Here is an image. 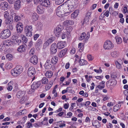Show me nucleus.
<instances>
[{
  "label": "nucleus",
  "instance_id": "39",
  "mask_svg": "<svg viewBox=\"0 0 128 128\" xmlns=\"http://www.w3.org/2000/svg\"><path fill=\"white\" fill-rule=\"evenodd\" d=\"M14 18V21L15 22H17L19 21L20 20L21 18L20 16H17L15 14V16H14L13 17Z\"/></svg>",
  "mask_w": 128,
  "mask_h": 128
},
{
  "label": "nucleus",
  "instance_id": "52",
  "mask_svg": "<svg viewBox=\"0 0 128 128\" xmlns=\"http://www.w3.org/2000/svg\"><path fill=\"white\" fill-rule=\"evenodd\" d=\"M40 35L38 34H36L34 35V40H36L37 38L39 37Z\"/></svg>",
  "mask_w": 128,
  "mask_h": 128
},
{
  "label": "nucleus",
  "instance_id": "23",
  "mask_svg": "<svg viewBox=\"0 0 128 128\" xmlns=\"http://www.w3.org/2000/svg\"><path fill=\"white\" fill-rule=\"evenodd\" d=\"M0 5V6L2 8H3L4 9H5V8H8V3L7 2L5 1L2 2Z\"/></svg>",
  "mask_w": 128,
  "mask_h": 128
},
{
  "label": "nucleus",
  "instance_id": "40",
  "mask_svg": "<svg viewBox=\"0 0 128 128\" xmlns=\"http://www.w3.org/2000/svg\"><path fill=\"white\" fill-rule=\"evenodd\" d=\"M6 21L7 23L11 24H12L13 22V18H12L8 17L6 18Z\"/></svg>",
  "mask_w": 128,
  "mask_h": 128
},
{
  "label": "nucleus",
  "instance_id": "42",
  "mask_svg": "<svg viewBox=\"0 0 128 128\" xmlns=\"http://www.w3.org/2000/svg\"><path fill=\"white\" fill-rule=\"evenodd\" d=\"M6 58L9 60H10L12 59V56L10 54H7L6 56Z\"/></svg>",
  "mask_w": 128,
  "mask_h": 128
},
{
  "label": "nucleus",
  "instance_id": "43",
  "mask_svg": "<svg viewBox=\"0 0 128 128\" xmlns=\"http://www.w3.org/2000/svg\"><path fill=\"white\" fill-rule=\"evenodd\" d=\"M63 1L64 0H56L55 3L56 4L59 5L61 4Z\"/></svg>",
  "mask_w": 128,
  "mask_h": 128
},
{
  "label": "nucleus",
  "instance_id": "61",
  "mask_svg": "<svg viewBox=\"0 0 128 128\" xmlns=\"http://www.w3.org/2000/svg\"><path fill=\"white\" fill-rule=\"evenodd\" d=\"M90 103V101H87L86 102L85 104H84V106L86 107L88 105H89Z\"/></svg>",
  "mask_w": 128,
  "mask_h": 128
},
{
  "label": "nucleus",
  "instance_id": "22",
  "mask_svg": "<svg viewBox=\"0 0 128 128\" xmlns=\"http://www.w3.org/2000/svg\"><path fill=\"white\" fill-rule=\"evenodd\" d=\"M37 12L40 14L43 13L44 11L42 6L41 5L38 6L37 7Z\"/></svg>",
  "mask_w": 128,
  "mask_h": 128
},
{
  "label": "nucleus",
  "instance_id": "44",
  "mask_svg": "<svg viewBox=\"0 0 128 128\" xmlns=\"http://www.w3.org/2000/svg\"><path fill=\"white\" fill-rule=\"evenodd\" d=\"M49 44H50L49 43V42L47 40V41L45 42L43 44V48H45L48 46Z\"/></svg>",
  "mask_w": 128,
  "mask_h": 128
},
{
  "label": "nucleus",
  "instance_id": "9",
  "mask_svg": "<svg viewBox=\"0 0 128 128\" xmlns=\"http://www.w3.org/2000/svg\"><path fill=\"white\" fill-rule=\"evenodd\" d=\"M41 5L44 6L48 7L50 4V1L49 0H39Z\"/></svg>",
  "mask_w": 128,
  "mask_h": 128
},
{
  "label": "nucleus",
  "instance_id": "4",
  "mask_svg": "<svg viewBox=\"0 0 128 128\" xmlns=\"http://www.w3.org/2000/svg\"><path fill=\"white\" fill-rule=\"evenodd\" d=\"M75 5V0H70L68 2V7L70 8V12H72L74 10V6Z\"/></svg>",
  "mask_w": 128,
  "mask_h": 128
},
{
  "label": "nucleus",
  "instance_id": "32",
  "mask_svg": "<svg viewBox=\"0 0 128 128\" xmlns=\"http://www.w3.org/2000/svg\"><path fill=\"white\" fill-rule=\"evenodd\" d=\"M52 72L50 71H47L46 74L45 75L48 78H50L52 77Z\"/></svg>",
  "mask_w": 128,
  "mask_h": 128
},
{
  "label": "nucleus",
  "instance_id": "60",
  "mask_svg": "<svg viewBox=\"0 0 128 128\" xmlns=\"http://www.w3.org/2000/svg\"><path fill=\"white\" fill-rule=\"evenodd\" d=\"M6 65L9 68L10 67L12 68V65L11 63H8L6 64Z\"/></svg>",
  "mask_w": 128,
  "mask_h": 128
},
{
  "label": "nucleus",
  "instance_id": "35",
  "mask_svg": "<svg viewBox=\"0 0 128 128\" xmlns=\"http://www.w3.org/2000/svg\"><path fill=\"white\" fill-rule=\"evenodd\" d=\"M58 60L57 57L56 56H54L52 58L51 62L52 64H55L57 62Z\"/></svg>",
  "mask_w": 128,
  "mask_h": 128
},
{
  "label": "nucleus",
  "instance_id": "31",
  "mask_svg": "<svg viewBox=\"0 0 128 128\" xmlns=\"http://www.w3.org/2000/svg\"><path fill=\"white\" fill-rule=\"evenodd\" d=\"M92 125L93 126H96V128H98L100 126V124L98 121L96 120L92 123Z\"/></svg>",
  "mask_w": 128,
  "mask_h": 128
},
{
  "label": "nucleus",
  "instance_id": "15",
  "mask_svg": "<svg viewBox=\"0 0 128 128\" xmlns=\"http://www.w3.org/2000/svg\"><path fill=\"white\" fill-rule=\"evenodd\" d=\"M10 35V32H1L0 37L2 39H6L9 37Z\"/></svg>",
  "mask_w": 128,
  "mask_h": 128
},
{
  "label": "nucleus",
  "instance_id": "46",
  "mask_svg": "<svg viewBox=\"0 0 128 128\" xmlns=\"http://www.w3.org/2000/svg\"><path fill=\"white\" fill-rule=\"evenodd\" d=\"M4 17L5 18H6L9 17V14L7 11H5L4 14Z\"/></svg>",
  "mask_w": 128,
  "mask_h": 128
},
{
  "label": "nucleus",
  "instance_id": "18",
  "mask_svg": "<svg viewBox=\"0 0 128 128\" xmlns=\"http://www.w3.org/2000/svg\"><path fill=\"white\" fill-rule=\"evenodd\" d=\"M42 41L41 39L38 40L37 43L36 44V47L37 50H39L40 48V46H42Z\"/></svg>",
  "mask_w": 128,
  "mask_h": 128
},
{
  "label": "nucleus",
  "instance_id": "57",
  "mask_svg": "<svg viewBox=\"0 0 128 128\" xmlns=\"http://www.w3.org/2000/svg\"><path fill=\"white\" fill-rule=\"evenodd\" d=\"M62 35L61 36V38L62 39H64L65 38L66 36V32H62Z\"/></svg>",
  "mask_w": 128,
  "mask_h": 128
},
{
  "label": "nucleus",
  "instance_id": "59",
  "mask_svg": "<svg viewBox=\"0 0 128 128\" xmlns=\"http://www.w3.org/2000/svg\"><path fill=\"white\" fill-rule=\"evenodd\" d=\"M16 41V42L17 43H18V44L19 45V43H20L21 42V40H20L18 39L17 38H16L14 40V41Z\"/></svg>",
  "mask_w": 128,
  "mask_h": 128
},
{
  "label": "nucleus",
  "instance_id": "27",
  "mask_svg": "<svg viewBox=\"0 0 128 128\" xmlns=\"http://www.w3.org/2000/svg\"><path fill=\"white\" fill-rule=\"evenodd\" d=\"M61 8H62L63 9V11L64 12V14L66 13H69L72 12H70V8L68 7V6H66L64 7V8H62V7Z\"/></svg>",
  "mask_w": 128,
  "mask_h": 128
},
{
  "label": "nucleus",
  "instance_id": "49",
  "mask_svg": "<svg viewBox=\"0 0 128 128\" xmlns=\"http://www.w3.org/2000/svg\"><path fill=\"white\" fill-rule=\"evenodd\" d=\"M87 57L89 61H92L94 58L91 55H88Z\"/></svg>",
  "mask_w": 128,
  "mask_h": 128
},
{
  "label": "nucleus",
  "instance_id": "21",
  "mask_svg": "<svg viewBox=\"0 0 128 128\" xmlns=\"http://www.w3.org/2000/svg\"><path fill=\"white\" fill-rule=\"evenodd\" d=\"M38 16L36 13H32L31 17V19L33 22H35L37 20L38 18Z\"/></svg>",
  "mask_w": 128,
  "mask_h": 128
},
{
  "label": "nucleus",
  "instance_id": "10",
  "mask_svg": "<svg viewBox=\"0 0 128 128\" xmlns=\"http://www.w3.org/2000/svg\"><path fill=\"white\" fill-rule=\"evenodd\" d=\"M38 59L37 56H34L30 59V62L34 65H36L38 62Z\"/></svg>",
  "mask_w": 128,
  "mask_h": 128
},
{
  "label": "nucleus",
  "instance_id": "45",
  "mask_svg": "<svg viewBox=\"0 0 128 128\" xmlns=\"http://www.w3.org/2000/svg\"><path fill=\"white\" fill-rule=\"evenodd\" d=\"M115 63L117 68L118 69H120L122 68V66L121 65L122 64L118 63V62H115Z\"/></svg>",
  "mask_w": 128,
  "mask_h": 128
},
{
  "label": "nucleus",
  "instance_id": "7",
  "mask_svg": "<svg viewBox=\"0 0 128 128\" xmlns=\"http://www.w3.org/2000/svg\"><path fill=\"white\" fill-rule=\"evenodd\" d=\"M52 64L50 60L48 59L44 65L45 69L47 70L50 69L52 66Z\"/></svg>",
  "mask_w": 128,
  "mask_h": 128
},
{
  "label": "nucleus",
  "instance_id": "25",
  "mask_svg": "<svg viewBox=\"0 0 128 128\" xmlns=\"http://www.w3.org/2000/svg\"><path fill=\"white\" fill-rule=\"evenodd\" d=\"M74 22L72 20H67L64 22V24L66 26L69 25H72L74 24Z\"/></svg>",
  "mask_w": 128,
  "mask_h": 128
},
{
  "label": "nucleus",
  "instance_id": "37",
  "mask_svg": "<svg viewBox=\"0 0 128 128\" xmlns=\"http://www.w3.org/2000/svg\"><path fill=\"white\" fill-rule=\"evenodd\" d=\"M120 104H117L116 106H114L113 109V111L114 112H116L119 110L120 107L121 106Z\"/></svg>",
  "mask_w": 128,
  "mask_h": 128
},
{
  "label": "nucleus",
  "instance_id": "1",
  "mask_svg": "<svg viewBox=\"0 0 128 128\" xmlns=\"http://www.w3.org/2000/svg\"><path fill=\"white\" fill-rule=\"evenodd\" d=\"M23 67L20 65L17 66L11 70L12 74L14 76H17L20 74L22 72Z\"/></svg>",
  "mask_w": 128,
  "mask_h": 128
},
{
  "label": "nucleus",
  "instance_id": "28",
  "mask_svg": "<svg viewBox=\"0 0 128 128\" xmlns=\"http://www.w3.org/2000/svg\"><path fill=\"white\" fill-rule=\"evenodd\" d=\"M24 92L20 91L17 92L16 96L18 98H20L24 96Z\"/></svg>",
  "mask_w": 128,
  "mask_h": 128
},
{
  "label": "nucleus",
  "instance_id": "6",
  "mask_svg": "<svg viewBox=\"0 0 128 128\" xmlns=\"http://www.w3.org/2000/svg\"><path fill=\"white\" fill-rule=\"evenodd\" d=\"M57 46H56V43L52 44L50 46V53L52 54H53L56 53L57 51Z\"/></svg>",
  "mask_w": 128,
  "mask_h": 128
},
{
  "label": "nucleus",
  "instance_id": "55",
  "mask_svg": "<svg viewBox=\"0 0 128 128\" xmlns=\"http://www.w3.org/2000/svg\"><path fill=\"white\" fill-rule=\"evenodd\" d=\"M22 39L24 41V43H25L27 42V39L26 38V37L23 36L22 38Z\"/></svg>",
  "mask_w": 128,
  "mask_h": 128
},
{
  "label": "nucleus",
  "instance_id": "29",
  "mask_svg": "<svg viewBox=\"0 0 128 128\" xmlns=\"http://www.w3.org/2000/svg\"><path fill=\"white\" fill-rule=\"evenodd\" d=\"M37 29L39 30H42V24L40 22H37V24L36 26Z\"/></svg>",
  "mask_w": 128,
  "mask_h": 128
},
{
  "label": "nucleus",
  "instance_id": "13",
  "mask_svg": "<svg viewBox=\"0 0 128 128\" xmlns=\"http://www.w3.org/2000/svg\"><path fill=\"white\" fill-rule=\"evenodd\" d=\"M66 45L65 42H58L57 44V47L59 49H61L64 48Z\"/></svg>",
  "mask_w": 128,
  "mask_h": 128
},
{
  "label": "nucleus",
  "instance_id": "62",
  "mask_svg": "<svg viewBox=\"0 0 128 128\" xmlns=\"http://www.w3.org/2000/svg\"><path fill=\"white\" fill-rule=\"evenodd\" d=\"M54 36V34L57 37H58L60 36V32H53Z\"/></svg>",
  "mask_w": 128,
  "mask_h": 128
},
{
  "label": "nucleus",
  "instance_id": "26",
  "mask_svg": "<svg viewBox=\"0 0 128 128\" xmlns=\"http://www.w3.org/2000/svg\"><path fill=\"white\" fill-rule=\"evenodd\" d=\"M79 11L78 10H76L75 11L71 14V17L72 18H75L78 16Z\"/></svg>",
  "mask_w": 128,
  "mask_h": 128
},
{
  "label": "nucleus",
  "instance_id": "30",
  "mask_svg": "<svg viewBox=\"0 0 128 128\" xmlns=\"http://www.w3.org/2000/svg\"><path fill=\"white\" fill-rule=\"evenodd\" d=\"M32 29L31 26H26L25 28V31L26 32H32Z\"/></svg>",
  "mask_w": 128,
  "mask_h": 128
},
{
  "label": "nucleus",
  "instance_id": "3",
  "mask_svg": "<svg viewBox=\"0 0 128 128\" xmlns=\"http://www.w3.org/2000/svg\"><path fill=\"white\" fill-rule=\"evenodd\" d=\"M16 43L14 42V40L11 39L10 40H6L3 42V45L4 46H12L16 44Z\"/></svg>",
  "mask_w": 128,
  "mask_h": 128
},
{
  "label": "nucleus",
  "instance_id": "16",
  "mask_svg": "<svg viewBox=\"0 0 128 128\" xmlns=\"http://www.w3.org/2000/svg\"><path fill=\"white\" fill-rule=\"evenodd\" d=\"M68 50L67 48H65L60 51L58 53V55L59 57L60 58L63 57L66 54Z\"/></svg>",
  "mask_w": 128,
  "mask_h": 128
},
{
  "label": "nucleus",
  "instance_id": "5",
  "mask_svg": "<svg viewBox=\"0 0 128 128\" xmlns=\"http://www.w3.org/2000/svg\"><path fill=\"white\" fill-rule=\"evenodd\" d=\"M36 73L35 68L32 66L30 67L28 71V74L30 76H34Z\"/></svg>",
  "mask_w": 128,
  "mask_h": 128
},
{
  "label": "nucleus",
  "instance_id": "54",
  "mask_svg": "<svg viewBox=\"0 0 128 128\" xmlns=\"http://www.w3.org/2000/svg\"><path fill=\"white\" fill-rule=\"evenodd\" d=\"M105 87V86H104V85H101V84H99L97 86V87H98L99 89H102L104 88Z\"/></svg>",
  "mask_w": 128,
  "mask_h": 128
},
{
  "label": "nucleus",
  "instance_id": "11",
  "mask_svg": "<svg viewBox=\"0 0 128 128\" xmlns=\"http://www.w3.org/2000/svg\"><path fill=\"white\" fill-rule=\"evenodd\" d=\"M16 28L17 32H22L23 28V25L21 23L18 22L16 24Z\"/></svg>",
  "mask_w": 128,
  "mask_h": 128
},
{
  "label": "nucleus",
  "instance_id": "58",
  "mask_svg": "<svg viewBox=\"0 0 128 128\" xmlns=\"http://www.w3.org/2000/svg\"><path fill=\"white\" fill-rule=\"evenodd\" d=\"M35 82L36 83V86H37L38 88L39 87L41 84V82L40 81Z\"/></svg>",
  "mask_w": 128,
  "mask_h": 128
},
{
  "label": "nucleus",
  "instance_id": "64",
  "mask_svg": "<svg viewBox=\"0 0 128 128\" xmlns=\"http://www.w3.org/2000/svg\"><path fill=\"white\" fill-rule=\"evenodd\" d=\"M8 2L10 4H14L15 1V0H8Z\"/></svg>",
  "mask_w": 128,
  "mask_h": 128
},
{
  "label": "nucleus",
  "instance_id": "33",
  "mask_svg": "<svg viewBox=\"0 0 128 128\" xmlns=\"http://www.w3.org/2000/svg\"><path fill=\"white\" fill-rule=\"evenodd\" d=\"M119 55L118 52L116 51H114L112 52L111 53V56L114 58H116L118 57Z\"/></svg>",
  "mask_w": 128,
  "mask_h": 128
},
{
  "label": "nucleus",
  "instance_id": "14",
  "mask_svg": "<svg viewBox=\"0 0 128 128\" xmlns=\"http://www.w3.org/2000/svg\"><path fill=\"white\" fill-rule=\"evenodd\" d=\"M110 82V85L112 86H114L117 84V82L116 80L114 79H112L106 82V85L108 87V84Z\"/></svg>",
  "mask_w": 128,
  "mask_h": 128
},
{
  "label": "nucleus",
  "instance_id": "36",
  "mask_svg": "<svg viewBox=\"0 0 128 128\" xmlns=\"http://www.w3.org/2000/svg\"><path fill=\"white\" fill-rule=\"evenodd\" d=\"M115 38L116 42L118 44H120L122 42V38L118 36H116Z\"/></svg>",
  "mask_w": 128,
  "mask_h": 128
},
{
  "label": "nucleus",
  "instance_id": "53",
  "mask_svg": "<svg viewBox=\"0 0 128 128\" xmlns=\"http://www.w3.org/2000/svg\"><path fill=\"white\" fill-rule=\"evenodd\" d=\"M70 87H67L66 88V90H64L62 91V93L63 94L64 93H66L68 91L69 88Z\"/></svg>",
  "mask_w": 128,
  "mask_h": 128
},
{
  "label": "nucleus",
  "instance_id": "63",
  "mask_svg": "<svg viewBox=\"0 0 128 128\" xmlns=\"http://www.w3.org/2000/svg\"><path fill=\"white\" fill-rule=\"evenodd\" d=\"M124 94L126 96H128V89H127L124 91Z\"/></svg>",
  "mask_w": 128,
  "mask_h": 128
},
{
  "label": "nucleus",
  "instance_id": "19",
  "mask_svg": "<svg viewBox=\"0 0 128 128\" xmlns=\"http://www.w3.org/2000/svg\"><path fill=\"white\" fill-rule=\"evenodd\" d=\"M26 48L25 46L24 45H22L18 48L17 51L20 52H23L26 50Z\"/></svg>",
  "mask_w": 128,
  "mask_h": 128
},
{
  "label": "nucleus",
  "instance_id": "34",
  "mask_svg": "<svg viewBox=\"0 0 128 128\" xmlns=\"http://www.w3.org/2000/svg\"><path fill=\"white\" fill-rule=\"evenodd\" d=\"M79 63L80 65H84L86 64H87V62L83 59L80 60L79 61Z\"/></svg>",
  "mask_w": 128,
  "mask_h": 128
},
{
  "label": "nucleus",
  "instance_id": "47",
  "mask_svg": "<svg viewBox=\"0 0 128 128\" xmlns=\"http://www.w3.org/2000/svg\"><path fill=\"white\" fill-rule=\"evenodd\" d=\"M10 14L12 16V18H13L14 16H15L16 14L14 12V11L13 10H10Z\"/></svg>",
  "mask_w": 128,
  "mask_h": 128
},
{
  "label": "nucleus",
  "instance_id": "24",
  "mask_svg": "<svg viewBox=\"0 0 128 128\" xmlns=\"http://www.w3.org/2000/svg\"><path fill=\"white\" fill-rule=\"evenodd\" d=\"M63 29V27L62 26L60 25L58 26L54 29V32H61Z\"/></svg>",
  "mask_w": 128,
  "mask_h": 128
},
{
  "label": "nucleus",
  "instance_id": "48",
  "mask_svg": "<svg viewBox=\"0 0 128 128\" xmlns=\"http://www.w3.org/2000/svg\"><path fill=\"white\" fill-rule=\"evenodd\" d=\"M92 14V12H88L86 13L85 16L88 18H90V17L91 15Z\"/></svg>",
  "mask_w": 128,
  "mask_h": 128
},
{
  "label": "nucleus",
  "instance_id": "20",
  "mask_svg": "<svg viewBox=\"0 0 128 128\" xmlns=\"http://www.w3.org/2000/svg\"><path fill=\"white\" fill-rule=\"evenodd\" d=\"M36 83L34 82L31 86V89L30 90V92L31 93H32L34 92L36 88H38L36 84Z\"/></svg>",
  "mask_w": 128,
  "mask_h": 128
},
{
  "label": "nucleus",
  "instance_id": "38",
  "mask_svg": "<svg viewBox=\"0 0 128 128\" xmlns=\"http://www.w3.org/2000/svg\"><path fill=\"white\" fill-rule=\"evenodd\" d=\"M41 81L42 84H46L48 83V80L46 78L44 77L42 78Z\"/></svg>",
  "mask_w": 128,
  "mask_h": 128
},
{
  "label": "nucleus",
  "instance_id": "17",
  "mask_svg": "<svg viewBox=\"0 0 128 128\" xmlns=\"http://www.w3.org/2000/svg\"><path fill=\"white\" fill-rule=\"evenodd\" d=\"M21 2L19 0H16L15 2L14 5V8L16 10L19 9L20 7Z\"/></svg>",
  "mask_w": 128,
  "mask_h": 128
},
{
  "label": "nucleus",
  "instance_id": "12",
  "mask_svg": "<svg viewBox=\"0 0 128 128\" xmlns=\"http://www.w3.org/2000/svg\"><path fill=\"white\" fill-rule=\"evenodd\" d=\"M86 34V40H88L90 37L89 32H86V34L85 32H82L79 38V39L80 40H81L83 39H84Z\"/></svg>",
  "mask_w": 128,
  "mask_h": 128
},
{
  "label": "nucleus",
  "instance_id": "2",
  "mask_svg": "<svg viewBox=\"0 0 128 128\" xmlns=\"http://www.w3.org/2000/svg\"><path fill=\"white\" fill-rule=\"evenodd\" d=\"M114 47V44L109 40H107L105 42L104 45V48L105 50L111 49Z\"/></svg>",
  "mask_w": 128,
  "mask_h": 128
},
{
  "label": "nucleus",
  "instance_id": "51",
  "mask_svg": "<svg viewBox=\"0 0 128 128\" xmlns=\"http://www.w3.org/2000/svg\"><path fill=\"white\" fill-rule=\"evenodd\" d=\"M52 86H51V84L50 85L49 84H48V85H46V86L45 87L46 90H48Z\"/></svg>",
  "mask_w": 128,
  "mask_h": 128
},
{
  "label": "nucleus",
  "instance_id": "41",
  "mask_svg": "<svg viewBox=\"0 0 128 128\" xmlns=\"http://www.w3.org/2000/svg\"><path fill=\"white\" fill-rule=\"evenodd\" d=\"M55 40V38L54 36H52V37L49 38L47 41L49 42V43L50 44L53 41Z\"/></svg>",
  "mask_w": 128,
  "mask_h": 128
},
{
  "label": "nucleus",
  "instance_id": "50",
  "mask_svg": "<svg viewBox=\"0 0 128 128\" xmlns=\"http://www.w3.org/2000/svg\"><path fill=\"white\" fill-rule=\"evenodd\" d=\"M11 83V82H10L8 84V90L11 91L12 89V86L10 85Z\"/></svg>",
  "mask_w": 128,
  "mask_h": 128
},
{
  "label": "nucleus",
  "instance_id": "8",
  "mask_svg": "<svg viewBox=\"0 0 128 128\" xmlns=\"http://www.w3.org/2000/svg\"><path fill=\"white\" fill-rule=\"evenodd\" d=\"M63 9L62 8L58 7L56 10V14L59 17H61L64 14V12Z\"/></svg>",
  "mask_w": 128,
  "mask_h": 128
},
{
  "label": "nucleus",
  "instance_id": "56",
  "mask_svg": "<svg viewBox=\"0 0 128 128\" xmlns=\"http://www.w3.org/2000/svg\"><path fill=\"white\" fill-rule=\"evenodd\" d=\"M67 32H70L72 31V28L71 26H70L68 28L66 29Z\"/></svg>",
  "mask_w": 128,
  "mask_h": 128
}]
</instances>
